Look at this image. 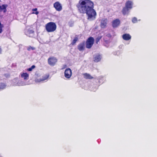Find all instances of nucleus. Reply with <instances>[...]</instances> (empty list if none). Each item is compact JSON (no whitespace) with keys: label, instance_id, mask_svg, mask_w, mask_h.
Masks as SVG:
<instances>
[{"label":"nucleus","instance_id":"nucleus-1","mask_svg":"<svg viewBox=\"0 0 157 157\" xmlns=\"http://www.w3.org/2000/svg\"><path fill=\"white\" fill-rule=\"evenodd\" d=\"M76 7L80 13L86 14L88 20L95 19L96 13L94 9V3L90 0H79Z\"/></svg>","mask_w":157,"mask_h":157},{"label":"nucleus","instance_id":"nucleus-2","mask_svg":"<svg viewBox=\"0 0 157 157\" xmlns=\"http://www.w3.org/2000/svg\"><path fill=\"white\" fill-rule=\"evenodd\" d=\"M56 25L54 22H50L45 25V28L46 31L48 33L53 32L56 29Z\"/></svg>","mask_w":157,"mask_h":157},{"label":"nucleus","instance_id":"nucleus-3","mask_svg":"<svg viewBox=\"0 0 157 157\" xmlns=\"http://www.w3.org/2000/svg\"><path fill=\"white\" fill-rule=\"evenodd\" d=\"M94 40L93 37H89L85 42L86 48L88 49L91 48L94 44Z\"/></svg>","mask_w":157,"mask_h":157},{"label":"nucleus","instance_id":"nucleus-4","mask_svg":"<svg viewBox=\"0 0 157 157\" xmlns=\"http://www.w3.org/2000/svg\"><path fill=\"white\" fill-rule=\"evenodd\" d=\"M58 62V59L54 56H50L48 59V64L51 66H55Z\"/></svg>","mask_w":157,"mask_h":157},{"label":"nucleus","instance_id":"nucleus-5","mask_svg":"<svg viewBox=\"0 0 157 157\" xmlns=\"http://www.w3.org/2000/svg\"><path fill=\"white\" fill-rule=\"evenodd\" d=\"M53 6L56 11L60 12L63 9L62 6L59 2H56L53 4Z\"/></svg>","mask_w":157,"mask_h":157},{"label":"nucleus","instance_id":"nucleus-6","mask_svg":"<svg viewBox=\"0 0 157 157\" xmlns=\"http://www.w3.org/2000/svg\"><path fill=\"white\" fill-rule=\"evenodd\" d=\"M64 76L67 78H70L72 75V71L69 68H67L64 71Z\"/></svg>","mask_w":157,"mask_h":157},{"label":"nucleus","instance_id":"nucleus-7","mask_svg":"<svg viewBox=\"0 0 157 157\" xmlns=\"http://www.w3.org/2000/svg\"><path fill=\"white\" fill-rule=\"evenodd\" d=\"M85 41H83L78 44L77 46L78 49L80 51H84L85 48Z\"/></svg>","mask_w":157,"mask_h":157},{"label":"nucleus","instance_id":"nucleus-8","mask_svg":"<svg viewBox=\"0 0 157 157\" xmlns=\"http://www.w3.org/2000/svg\"><path fill=\"white\" fill-rule=\"evenodd\" d=\"M120 21L119 19H116L112 22V25L113 28L117 27L120 25Z\"/></svg>","mask_w":157,"mask_h":157},{"label":"nucleus","instance_id":"nucleus-9","mask_svg":"<svg viewBox=\"0 0 157 157\" xmlns=\"http://www.w3.org/2000/svg\"><path fill=\"white\" fill-rule=\"evenodd\" d=\"M49 77V75H45L42 77V78L36 79H35V82H39L41 81H44L47 79Z\"/></svg>","mask_w":157,"mask_h":157},{"label":"nucleus","instance_id":"nucleus-10","mask_svg":"<svg viewBox=\"0 0 157 157\" xmlns=\"http://www.w3.org/2000/svg\"><path fill=\"white\" fill-rule=\"evenodd\" d=\"M132 2L131 1H128L125 3V7L130 9L132 8Z\"/></svg>","mask_w":157,"mask_h":157},{"label":"nucleus","instance_id":"nucleus-11","mask_svg":"<svg viewBox=\"0 0 157 157\" xmlns=\"http://www.w3.org/2000/svg\"><path fill=\"white\" fill-rule=\"evenodd\" d=\"M107 21L106 19H102L101 20L100 24V26L101 28H104L106 27Z\"/></svg>","mask_w":157,"mask_h":157},{"label":"nucleus","instance_id":"nucleus-12","mask_svg":"<svg viewBox=\"0 0 157 157\" xmlns=\"http://www.w3.org/2000/svg\"><path fill=\"white\" fill-rule=\"evenodd\" d=\"M122 38L125 40H128L131 38V36L129 34L125 33L122 36Z\"/></svg>","mask_w":157,"mask_h":157},{"label":"nucleus","instance_id":"nucleus-13","mask_svg":"<svg viewBox=\"0 0 157 157\" xmlns=\"http://www.w3.org/2000/svg\"><path fill=\"white\" fill-rule=\"evenodd\" d=\"M129 9L125 6L123 8L122 11L123 14L124 15L128 14L129 13Z\"/></svg>","mask_w":157,"mask_h":157},{"label":"nucleus","instance_id":"nucleus-14","mask_svg":"<svg viewBox=\"0 0 157 157\" xmlns=\"http://www.w3.org/2000/svg\"><path fill=\"white\" fill-rule=\"evenodd\" d=\"M84 78L86 79H92L94 77L92 76L90 74L87 73H85L83 74Z\"/></svg>","mask_w":157,"mask_h":157},{"label":"nucleus","instance_id":"nucleus-15","mask_svg":"<svg viewBox=\"0 0 157 157\" xmlns=\"http://www.w3.org/2000/svg\"><path fill=\"white\" fill-rule=\"evenodd\" d=\"M101 59V56L99 54L97 55L94 58V61L95 62H98L100 61Z\"/></svg>","mask_w":157,"mask_h":157},{"label":"nucleus","instance_id":"nucleus-16","mask_svg":"<svg viewBox=\"0 0 157 157\" xmlns=\"http://www.w3.org/2000/svg\"><path fill=\"white\" fill-rule=\"evenodd\" d=\"M7 6V5H3L1 6V12L3 11L4 13H5L7 11L6 8Z\"/></svg>","mask_w":157,"mask_h":157},{"label":"nucleus","instance_id":"nucleus-17","mask_svg":"<svg viewBox=\"0 0 157 157\" xmlns=\"http://www.w3.org/2000/svg\"><path fill=\"white\" fill-rule=\"evenodd\" d=\"M21 75V77L23 78L24 80H27L29 78V75L27 73H23Z\"/></svg>","mask_w":157,"mask_h":157},{"label":"nucleus","instance_id":"nucleus-18","mask_svg":"<svg viewBox=\"0 0 157 157\" xmlns=\"http://www.w3.org/2000/svg\"><path fill=\"white\" fill-rule=\"evenodd\" d=\"M78 37L77 36H75L74 40H73L72 41V42H71V44L72 45H75L76 43V42L78 41Z\"/></svg>","mask_w":157,"mask_h":157},{"label":"nucleus","instance_id":"nucleus-19","mask_svg":"<svg viewBox=\"0 0 157 157\" xmlns=\"http://www.w3.org/2000/svg\"><path fill=\"white\" fill-rule=\"evenodd\" d=\"M37 8H35L33 9H32V11H33L32 13V14H35L36 15H37L39 14V12L37 11Z\"/></svg>","mask_w":157,"mask_h":157},{"label":"nucleus","instance_id":"nucleus-20","mask_svg":"<svg viewBox=\"0 0 157 157\" xmlns=\"http://www.w3.org/2000/svg\"><path fill=\"white\" fill-rule=\"evenodd\" d=\"M6 85L5 83H1V90L3 89L6 88Z\"/></svg>","mask_w":157,"mask_h":157},{"label":"nucleus","instance_id":"nucleus-21","mask_svg":"<svg viewBox=\"0 0 157 157\" xmlns=\"http://www.w3.org/2000/svg\"><path fill=\"white\" fill-rule=\"evenodd\" d=\"M35 67V66L34 65L30 67L27 69V70L28 71H31Z\"/></svg>","mask_w":157,"mask_h":157},{"label":"nucleus","instance_id":"nucleus-22","mask_svg":"<svg viewBox=\"0 0 157 157\" xmlns=\"http://www.w3.org/2000/svg\"><path fill=\"white\" fill-rule=\"evenodd\" d=\"M102 36H100L97 37L96 39V43L98 44V43L99 41L100 40Z\"/></svg>","mask_w":157,"mask_h":157},{"label":"nucleus","instance_id":"nucleus-23","mask_svg":"<svg viewBox=\"0 0 157 157\" xmlns=\"http://www.w3.org/2000/svg\"><path fill=\"white\" fill-rule=\"evenodd\" d=\"M132 21L134 23L137 22V19L136 17H133L132 19Z\"/></svg>","mask_w":157,"mask_h":157},{"label":"nucleus","instance_id":"nucleus-24","mask_svg":"<svg viewBox=\"0 0 157 157\" xmlns=\"http://www.w3.org/2000/svg\"><path fill=\"white\" fill-rule=\"evenodd\" d=\"M35 49V48L34 47H31V46H29L28 48H27V50L29 51H30L31 50H34Z\"/></svg>","mask_w":157,"mask_h":157},{"label":"nucleus","instance_id":"nucleus-25","mask_svg":"<svg viewBox=\"0 0 157 157\" xmlns=\"http://www.w3.org/2000/svg\"><path fill=\"white\" fill-rule=\"evenodd\" d=\"M34 32L32 30H29L27 31L26 33V35L28 36V34L29 33H33Z\"/></svg>","mask_w":157,"mask_h":157},{"label":"nucleus","instance_id":"nucleus-26","mask_svg":"<svg viewBox=\"0 0 157 157\" xmlns=\"http://www.w3.org/2000/svg\"><path fill=\"white\" fill-rule=\"evenodd\" d=\"M106 36L109 37H112V36L110 33H108L106 35Z\"/></svg>","mask_w":157,"mask_h":157},{"label":"nucleus","instance_id":"nucleus-27","mask_svg":"<svg viewBox=\"0 0 157 157\" xmlns=\"http://www.w3.org/2000/svg\"><path fill=\"white\" fill-rule=\"evenodd\" d=\"M3 27V25L1 23V33L2 32V28Z\"/></svg>","mask_w":157,"mask_h":157}]
</instances>
